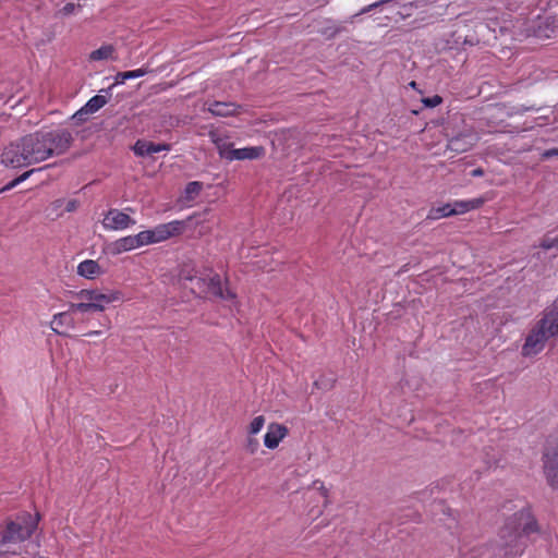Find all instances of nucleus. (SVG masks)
Instances as JSON below:
<instances>
[{
  "mask_svg": "<svg viewBox=\"0 0 558 558\" xmlns=\"http://www.w3.org/2000/svg\"><path fill=\"white\" fill-rule=\"evenodd\" d=\"M107 98L102 95H96L92 97L87 104L73 116V119L78 122L86 121L89 114L98 111L107 104Z\"/></svg>",
  "mask_w": 558,
  "mask_h": 558,
  "instance_id": "nucleus-12",
  "label": "nucleus"
},
{
  "mask_svg": "<svg viewBox=\"0 0 558 558\" xmlns=\"http://www.w3.org/2000/svg\"><path fill=\"white\" fill-rule=\"evenodd\" d=\"M542 157L544 159H549L551 157H558V148H551V149H547L545 150L543 154H542Z\"/></svg>",
  "mask_w": 558,
  "mask_h": 558,
  "instance_id": "nucleus-37",
  "label": "nucleus"
},
{
  "mask_svg": "<svg viewBox=\"0 0 558 558\" xmlns=\"http://www.w3.org/2000/svg\"><path fill=\"white\" fill-rule=\"evenodd\" d=\"M209 137L218 149L220 157L229 160L233 149L232 143H229L227 140L222 138L216 131H210Z\"/></svg>",
  "mask_w": 558,
  "mask_h": 558,
  "instance_id": "nucleus-19",
  "label": "nucleus"
},
{
  "mask_svg": "<svg viewBox=\"0 0 558 558\" xmlns=\"http://www.w3.org/2000/svg\"><path fill=\"white\" fill-rule=\"evenodd\" d=\"M134 154L140 157L153 156L160 151L170 150L169 144H155L153 142L138 140L133 146Z\"/></svg>",
  "mask_w": 558,
  "mask_h": 558,
  "instance_id": "nucleus-14",
  "label": "nucleus"
},
{
  "mask_svg": "<svg viewBox=\"0 0 558 558\" xmlns=\"http://www.w3.org/2000/svg\"><path fill=\"white\" fill-rule=\"evenodd\" d=\"M23 140L32 165L65 153L73 142L72 134L66 130L36 132L23 136Z\"/></svg>",
  "mask_w": 558,
  "mask_h": 558,
  "instance_id": "nucleus-2",
  "label": "nucleus"
},
{
  "mask_svg": "<svg viewBox=\"0 0 558 558\" xmlns=\"http://www.w3.org/2000/svg\"><path fill=\"white\" fill-rule=\"evenodd\" d=\"M193 218L189 217L185 221H171L168 223L159 225L153 230H145V241L148 244L158 243L173 236L175 234H180L185 225H190Z\"/></svg>",
  "mask_w": 558,
  "mask_h": 558,
  "instance_id": "nucleus-8",
  "label": "nucleus"
},
{
  "mask_svg": "<svg viewBox=\"0 0 558 558\" xmlns=\"http://www.w3.org/2000/svg\"><path fill=\"white\" fill-rule=\"evenodd\" d=\"M451 215H454V210L452 209L451 205L448 204L441 207L433 208L428 214V218L439 219Z\"/></svg>",
  "mask_w": 558,
  "mask_h": 558,
  "instance_id": "nucleus-24",
  "label": "nucleus"
},
{
  "mask_svg": "<svg viewBox=\"0 0 558 558\" xmlns=\"http://www.w3.org/2000/svg\"><path fill=\"white\" fill-rule=\"evenodd\" d=\"M104 326L107 328V329H110L111 327V323L109 319H107V322L104 324Z\"/></svg>",
  "mask_w": 558,
  "mask_h": 558,
  "instance_id": "nucleus-41",
  "label": "nucleus"
},
{
  "mask_svg": "<svg viewBox=\"0 0 558 558\" xmlns=\"http://www.w3.org/2000/svg\"><path fill=\"white\" fill-rule=\"evenodd\" d=\"M34 172V170H29V171H26L24 172L23 174H21L20 177H17L16 179L12 180L11 182H9L5 186H3L1 190H0V193L1 192H4V191H9L11 189H13L14 186H16L19 183L25 181L32 173Z\"/></svg>",
  "mask_w": 558,
  "mask_h": 558,
  "instance_id": "nucleus-27",
  "label": "nucleus"
},
{
  "mask_svg": "<svg viewBox=\"0 0 558 558\" xmlns=\"http://www.w3.org/2000/svg\"><path fill=\"white\" fill-rule=\"evenodd\" d=\"M100 333H101L100 330H94V331L88 332L87 336H98Z\"/></svg>",
  "mask_w": 558,
  "mask_h": 558,
  "instance_id": "nucleus-40",
  "label": "nucleus"
},
{
  "mask_svg": "<svg viewBox=\"0 0 558 558\" xmlns=\"http://www.w3.org/2000/svg\"><path fill=\"white\" fill-rule=\"evenodd\" d=\"M287 435L288 428L284 425L271 423L268 425L267 433L264 437V444L267 448L275 449Z\"/></svg>",
  "mask_w": 558,
  "mask_h": 558,
  "instance_id": "nucleus-11",
  "label": "nucleus"
},
{
  "mask_svg": "<svg viewBox=\"0 0 558 558\" xmlns=\"http://www.w3.org/2000/svg\"><path fill=\"white\" fill-rule=\"evenodd\" d=\"M114 47L112 45H104L100 48L94 50L89 54L92 61H100L114 58Z\"/></svg>",
  "mask_w": 558,
  "mask_h": 558,
  "instance_id": "nucleus-20",
  "label": "nucleus"
},
{
  "mask_svg": "<svg viewBox=\"0 0 558 558\" xmlns=\"http://www.w3.org/2000/svg\"><path fill=\"white\" fill-rule=\"evenodd\" d=\"M96 292L97 290L83 289L75 293V298L80 300V302H94V295Z\"/></svg>",
  "mask_w": 558,
  "mask_h": 558,
  "instance_id": "nucleus-28",
  "label": "nucleus"
},
{
  "mask_svg": "<svg viewBox=\"0 0 558 558\" xmlns=\"http://www.w3.org/2000/svg\"><path fill=\"white\" fill-rule=\"evenodd\" d=\"M23 137L4 147L1 163L10 168H23L32 165Z\"/></svg>",
  "mask_w": 558,
  "mask_h": 558,
  "instance_id": "nucleus-4",
  "label": "nucleus"
},
{
  "mask_svg": "<svg viewBox=\"0 0 558 558\" xmlns=\"http://www.w3.org/2000/svg\"><path fill=\"white\" fill-rule=\"evenodd\" d=\"M102 272L100 265L93 259H86L77 266V274L86 279H95Z\"/></svg>",
  "mask_w": 558,
  "mask_h": 558,
  "instance_id": "nucleus-18",
  "label": "nucleus"
},
{
  "mask_svg": "<svg viewBox=\"0 0 558 558\" xmlns=\"http://www.w3.org/2000/svg\"><path fill=\"white\" fill-rule=\"evenodd\" d=\"M558 335V307L545 312L542 319L533 327L522 347L524 356H532L539 353L550 338Z\"/></svg>",
  "mask_w": 558,
  "mask_h": 558,
  "instance_id": "nucleus-3",
  "label": "nucleus"
},
{
  "mask_svg": "<svg viewBox=\"0 0 558 558\" xmlns=\"http://www.w3.org/2000/svg\"><path fill=\"white\" fill-rule=\"evenodd\" d=\"M151 72L148 68H141L133 71L119 72L116 75V84H123L129 78L141 77Z\"/></svg>",
  "mask_w": 558,
  "mask_h": 558,
  "instance_id": "nucleus-21",
  "label": "nucleus"
},
{
  "mask_svg": "<svg viewBox=\"0 0 558 558\" xmlns=\"http://www.w3.org/2000/svg\"><path fill=\"white\" fill-rule=\"evenodd\" d=\"M240 106L234 102L213 101L208 105V111L217 117H231L240 112Z\"/></svg>",
  "mask_w": 558,
  "mask_h": 558,
  "instance_id": "nucleus-15",
  "label": "nucleus"
},
{
  "mask_svg": "<svg viewBox=\"0 0 558 558\" xmlns=\"http://www.w3.org/2000/svg\"><path fill=\"white\" fill-rule=\"evenodd\" d=\"M544 473L548 484L558 489V439L549 437L543 456Z\"/></svg>",
  "mask_w": 558,
  "mask_h": 558,
  "instance_id": "nucleus-7",
  "label": "nucleus"
},
{
  "mask_svg": "<svg viewBox=\"0 0 558 558\" xmlns=\"http://www.w3.org/2000/svg\"><path fill=\"white\" fill-rule=\"evenodd\" d=\"M341 31H342V29H341L340 27H338V26H332V27H329V28H327L326 31H324V32H323V34L327 35V34H328V32H330V33H329V36H330V37H333V36H336L338 33H340Z\"/></svg>",
  "mask_w": 558,
  "mask_h": 558,
  "instance_id": "nucleus-38",
  "label": "nucleus"
},
{
  "mask_svg": "<svg viewBox=\"0 0 558 558\" xmlns=\"http://www.w3.org/2000/svg\"><path fill=\"white\" fill-rule=\"evenodd\" d=\"M483 174H484V171L481 168H477V169L472 171V175L473 177H481Z\"/></svg>",
  "mask_w": 558,
  "mask_h": 558,
  "instance_id": "nucleus-39",
  "label": "nucleus"
},
{
  "mask_svg": "<svg viewBox=\"0 0 558 558\" xmlns=\"http://www.w3.org/2000/svg\"><path fill=\"white\" fill-rule=\"evenodd\" d=\"M539 246L544 250H558V235L551 236L549 233L545 234L539 243Z\"/></svg>",
  "mask_w": 558,
  "mask_h": 558,
  "instance_id": "nucleus-25",
  "label": "nucleus"
},
{
  "mask_svg": "<svg viewBox=\"0 0 558 558\" xmlns=\"http://www.w3.org/2000/svg\"><path fill=\"white\" fill-rule=\"evenodd\" d=\"M389 1H390V0H380V1L374 2V3H372V4H369V5L365 7V8H363V9H362L357 14H355V15H353V16L351 17V22H353V19H354L355 16L361 15V14H365V13L369 12L371 10H373V9H375V8H377V7L381 5V4H384V3H388Z\"/></svg>",
  "mask_w": 558,
  "mask_h": 558,
  "instance_id": "nucleus-34",
  "label": "nucleus"
},
{
  "mask_svg": "<svg viewBox=\"0 0 558 558\" xmlns=\"http://www.w3.org/2000/svg\"><path fill=\"white\" fill-rule=\"evenodd\" d=\"M179 278L181 281H190L193 283L192 286V291L196 293V282H197V279L199 278L197 275H196V271L190 267V266H184L181 270H180V274H179Z\"/></svg>",
  "mask_w": 558,
  "mask_h": 558,
  "instance_id": "nucleus-22",
  "label": "nucleus"
},
{
  "mask_svg": "<svg viewBox=\"0 0 558 558\" xmlns=\"http://www.w3.org/2000/svg\"><path fill=\"white\" fill-rule=\"evenodd\" d=\"M78 207V202L76 199H70L68 202L64 201V211L72 213L75 211Z\"/></svg>",
  "mask_w": 558,
  "mask_h": 558,
  "instance_id": "nucleus-35",
  "label": "nucleus"
},
{
  "mask_svg": "<svg viewBox=\"0 0 558 558\" xmlns=\"http://www.w3.org/2000/svg\"><path fill=\"white\" fill-rule=\"evenodd\" d=\"M63 206H64V199H56L47 208L48 216L49 217H53V216L59 217L62 214L61 208Z\"/></svg>",
  "mask_w": 558,
  "mask_h": 558,
  "instance_id": "nucleus-26",
  "label": "nucleus"
},
{
  "mask_svg": "<svg viewBox=\"0 0 558 558\" xmlns=\"http://www.w3.org/2000/svg\"><path fill=\"white\" fill-rule=\"evenodd\" d=\"M71 311L58 313L51 320V328L58 335H66V329L74 328V319L70 316Z\"/></svg>",
  "mask_w": 558,
  "mask_h": 558,
  "instance_id": "nucleus-16",
  "label": "nucleus"
},
{
  "mask_svg": "<svg viewBox=\"0 0 558 558\" xmlns=\"http://www.w3.org/2000/svg\"><path fill=\"white\" fill-rule=\"evenodd\" d=\"M265 150L260 146L256 147H244L233 148L229 161L232 160H245V159H258L264 155Z\"/></svg>",
  "mask_w": 558,
  "mask_h": 558,
  "instance_id": "nucleus-17",
  "label": "nucleus"
},
{
  "mask_svg": "<svg viewBox=\"0 0 558 558\" xmlns=\"http://www.w3.org/2000/svg\"><path fill=\"white\" fill-rule=\"evenodd\" d=\"M441 97L440 96H434V97H430V98H426L424 99V104L427 106V107H436L438 106L440 102H441Z\"/></svg>",
  "mask_w": 558,
  "mask_h": 558,
  "instance_id": "nucleus-36",
  "label": "nucleus"
},
{
  "mask_svg": "<svg viewBox=\"0 0 558 558\" xmlns=\"http://www.w3.org/2000/svg\"><path fill=\"white\" fill-rule=\"evenodd\" d=\"M476 142V136L472 133H461L448 142V149L456 154L465 153L473 147Z\"/></svg>",
  "mask_w": 558,
  "mask_h": 558,
  "instance_id": "nucleus-13",
  "label": "nucleus"
},
{
  "mask_svg": "<svg viewBox=\"0 0 558 558\" xmlns=\"http://www.w3.org/2000/svg\"><path fill=\"white\" fill-rule=\"evenodd\" d=\"M202 191V183L197 181L190 182L185 187V193L187 197L192 198L193 196L199 194Z\"/></svg>",
  "mask_w": 558,
  "mask_h": 558,
  "instance_id": "nucleus-30",
  "label": "nucleus"
},
{
  "mask_svg": "<svg viewBox=\"0 0 558 558\" xmlns=\"http://www.w3.org/2000/svg\"><path fill=\"white\" fill-rule=\"evenodd\" d=\"M196 293L208 294L222 300H233L235 294L228 288H222L221 279L218 275H203L199 276L196 282Z\"/></svg>",
  "mask_w": 558,
  "mask_h": 558,
  "instance_id": "nucleus-6",
  "label": "nucleus"
},
{
  "mask_svg": "<svg viewBox=\"0 0 558 558\" xmlns=\"http://www.w3.org/2000/svg\"><path fill=\"white\" fill-rule=\"evenodd\" d=\"M482 205L481 199H472L468 202H456L451 207L454 210V215L463 214L471 209L477 208Z\"/></svg>",
  "mask_w": 558,
  "mask_h": 558,
  "instance_id": "nucleus-23",
  "label": "nucleus"
},
{
  "mask_svg": "<svg viewBox=\"0 0 558 558\" xmlns=\"http://www.w3.org/2000/svg\"><path fill=\"white\" fill-rule=\"evenodd\" d=\"M122 299V294L117 290H108L106 292H101L97 290L94 295V302H78V303H70V311L72 312H102L106 308V305L118 302Z\"/></svg>",
  "mask_w": 558,
  "mask_h": 558,
  "instance_id": "nucleus-5",
  "label": "nucleus"
},
{
  "mask_svg": "<svg viewBox=\"0 0 558 558\" xmlns=\"http://www.w3.org/2000/svg\"><path fill=\"white\" fill-rule=\"evenodd\" d=\"M259 447V442L256 438L248 437L245 444V449L248 453L254 454Z\"/></svg>",
  "mask_w": 558,
  "mask_h": 558,
  "instance_id": "nucleus-32",
  "label": "nucleus"
},
{
  "mask_svg": "<svg viewBox=\"0 0 558 558\" xmlns=\"http://www.w3.org/2000/svg\"><path fill=\"white\" fill-rule=\"evenodd\" d=\"M81 8V4H75V3H66L60 11L59 13L63 16H68V15H71L73 14L77 9Z\"/></svg>",
  "mask_w": 558,
  "mask_h": 558,
  "instance_id": "nucleus-33",
  "label": "nucleus"
},
{
  "mask_svg": "<svg viewBox=\"0 0 558 558\" xmlns=\"http://www.w3.org/2000/svg\"><path fill=\"white\" fill-rule=\"evenodd\" d=\"M102 225L108 230H123L135 225V220L128 214L119 209H110L104 220Z\"/></svg>",
  "mask_w": 558,
  "mask_h": 558,
  "instance_id": "nucleus-9",
  "label": "nucleus"
},
{
  "mask_svg": "<svg viewBox=\"0 0 558 558\" xmlns=\"http://www.w3.org/2000/svg\"><path fill=\"white\" fill-rule=\"evenodd\" d=\"M311 488L319 493V495L325 499V504L328 502V489L325 487L323 482L318 480L314 481Z\"/></svg>",
  "mask_w": 558,
  "mask_h": 558,
  "instance_id": "nucleus-31",
  "label": "nucleus"
},
{
  "mask_svg": "<svg viewBox=\"0 0 558 558\" xmlns=\"http://www.w3.org/2000/svg\"><path fill=\"white\" fill-rule=\"evenodd\" d=\"M144 245H147V241H145V235L142 231L135 235H128L117 240L113 243V251L114 253L120 254Z\"/></svg>",
  "mask_w": 558,
  "mask_h": 558,
  "instance_id": "nucleus-10",
  "label": "nucleus"
},
{
  "mask_svg": "<svg viewBox=\"0 0 558 558\" xmlns=\"http://www.w3.org/2000/svg\"><path fill=\"white\" fill-rule=\"evenodd\" d=\"M265 424V417L263 415L256 416L250 424L248 432L255 435L260 432Z\"/></svg>",
  "mask_w": 558,
  "mask_h": 558,
  "instance_id": "nucleus-29",
  "label": "nucleus"
},
{
  "mask_svg": "<svg viewBox=\"0 0 558 558\" xmlns=\"http://www.w3.org/2000/svg\"><path fill=\"white\" fill-rule=\"evenodd\" d=\"M538 532L535 519L527 511H519L510 517L499 532L500 545L504 554L501 558H517L525 549L521 541L523 536Z\"/></svg>",
  "mask_w": 558,
  "mask_h": 558,
  "instance_id": "nucleus-1",
  "label": "nucleus"
}]
</instances>
